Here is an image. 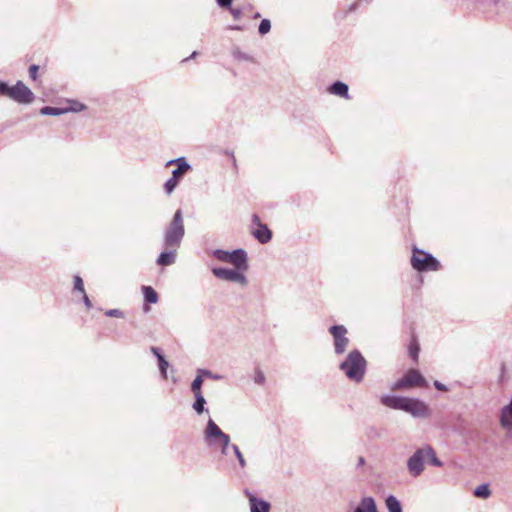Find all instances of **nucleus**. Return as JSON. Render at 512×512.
<instances>
[{"instance_id":"473e14b6","label":"nucleus","mask_w":512,"mask_h":512,"mask_svg":"<svg viewBox=\"0 0 512 512\" xmlns=\"http://www.w3.org/2000/svg\"><path fill=\"white\" fill-rule=\"evenodd\" d=\"M233 57L239 61H247V62H253L254 59L251 55L242 52L241 50L237 49L233 51Z\"/></svg>"},{"instance_id":"6e6d98bb","label":"nucleus","mask_w":512,"mask_h":512,"mask_svg":"<svg viewBox=\"0 0 512 512\" xmlns=\"http://www.w3.org/2000/svg\"><path fill=\"white\" fill-rule=\"evenodd\" d=\"M173 382L176 383L177 379L175 377L172 378Z\"/></svg>"},{"instance_id":"09e8293b","label":"nucleus","mask_w":512,"mask_h":512,"mask_svg":"<svg viewBox=\"0 0 512 512\" xmlns=\"http://www.w3.org/2000/svg\"><path fill=\"white\" fill-rule=\"evenodd\" d=\"M197 55H198V52H197V51H193V52H192V54H191L189 57H187V58L183 59V62H186V61H188V60H190V59H193V58H195Z\"/></svg>"},{"instance_id":"79ce46f5","label":"nucleus","mask_w":512,"mask_h":512,"mask_svg":"<svg viewBox=\"0 0 512 512\" xmlns=\"http://www.w3.org/2000/svg\"><path fill=\"white\" fill-rule=\"evenodd\" d=\"M151 352L157 358V361H159L161 358H165L161 349L158 347H151Z\"/></svg>"},{"instance_id":"5fc2aeb1","label":"nucleus","mask_w":512,"mask_h":512,"mask_svg":"<svg viewBox=\"0 0 512 512\" xmlns=\"http://www.w3.org/2000/svg\"><path fill=\"white\" fill-rule=\"evenodd\" d=\"M144 310L147 312L150 310V308L148 306H144Z\"/></svg>"},{"instance_id":"ea45409f","label":"nucleus","mask_w":512,"mask_h":512,"mask_svg":"<svg viewBox=\"0 0 512 512\" xmlns=\"http://www.w3.org/2000/svg\"><path fill=\"white\" fill-rule=\"evenodd\" d=\"M216 3L222 9H229L233 4V0H216Z\"/></svg>"},{"instance_id":"e433bc0d","label":"nucleus","mask_w":512,"mask_h":512,"mask_svg":"<svg viewBox=\"0 0 512 512\" xmlns=\"http://www.w3.org/2000/svg\"><path fill=\"white\" fill-rule=\"evenodd\" d=\"M266 381V377L264 375V373L260 370V369H257L255 371V375H254V382L258 385H263Z\"/></svg>"},{"instance_id":"9b49d317","label":"nucleus","mask_w":512,"mask_h":512,"mask_svg":"<svg viewBox=\"0 0 512 512\" xmlns=\"http://www.w3.org/2000/svg\"><path fill=\"white\" fill-rule=\"evenodd\" d=\"M244 494L249 501L250 512H270V510H271L270 502L257 497L248 489L244 490Z\"/></svg>"},{"instance_id":"49530a36","label":"nucleus","mask_w":512,"mask_h":512,"mask_svg":"<svg viewBox=\"0 0 512 512\" xmlns=\"http://www.w3.org/2000/svg\"><path fill=\"white\" fill-rule=\"evenodd\" d=\"M365 462H366V461H365V458H364L363 456H359V457H358V462H357V468H359V467H361V466L365 465Z\"/></svg>"},{"instance_id":"a878e982","label":"nucleus","mask_w":512,"mask_h":512,"mask_svg":"<svg viewBox=\"0 0 512 512\" xmlns=\"http://www.w3.org/2000/svg\"><path fill=\"white\" fill-rule=\"evenodd\" d=\"M473 494L482 499H487L491 495V490L487 483L481 484L477 486L473 492Z\"/></svg>"},{"instance_id":"423d86ee","label":"nucleus","mask_w":512,"mask_h":512,"mask_svg":"<svg viewBox=\"0 0 512 512\" xmlns=\"http://www.w3.org/2000/svg\"><path fill=\"white\" fill-rule=\"evenodd\" d=\"M228 437L229 435L223 432L217 423L209 417L206 427L203 430V440L207 447L213 449Z\"/></svg>"},{"instance_id":"2f4dec72","label":"nucleus","mask_w":512,"mask_h":512,"mask_svg":"<svg viewBox=\"0 0 512 512\" xmlns=\"http://www.w3.org/2000/svg\"><path fill=\"white\" fill-rule=\"evenodd\" d=\"M168 367H169V362L166 360V358H161L158 361V368H159L160 374H161L162 378L165 380L168 378V373H167Z\"/></svg>"},{"instance_id":"7ed1b4c3","label":"nucleus","mask_w":512,"mask_h":512,"mask_svg":"<svg viewBox=\"0 0 512 512\" xmlns=\"http://www.w3.org/2000/svg\"><path fill=\"white\" fill-rule=\"evenodd\" d=\"M185 235V226L183 213L181 209H177L173 215L171 222L167 225L163 232L162 245L166 249H178L181 246Z\"/></svg>"},{"instance_id":"a18cd8bd","label":"nucleus","mask_w":512,"mask_h":512,"mask_svg":"<svg viewBox=\"0 0 512 512\" xmlns=\"http://www.w3.org/2000/svg\"><path fill=\"white\" fill-rule=\"evenodd\" d=\"M181 160H186V158L185 157H178V158L169 160V161L166 162V166H170V165L178 166V164L180 163Z\"/></svg>"},{"instance_id":"393cba45","label":"nucleus","mask_w":512,"mask_h":512,"mask_svg":"<svg viewBox=\"0 0 512 512\" xmlns=\"http://www.w3.org/2000/svg\"><path fill=\"white\" fill-rule=\"evenodd\" d=\"M67 106L64 107L65 110H67V113L69 112H81L86 109V105L77 101V100H67Z\"/></svg>"},{"instance_id":"dca6fc26","label":"nucleus","mask_w":512,"mask_h":512,"mask_svg":"<svg viewBox=\"0 0 512 512\" xmlns=\"http://www.w3.org/2000/svg\"><path fill=\"white\" fill-rule=\"evenodd\" d=\"M353 512H378L376 502L373 497H363Z\"/></svg>"},{"instance_id":"412c9836","label":"nucleus","mask_w":512,"mask_h":512,"mask_svg":"<svg viewBox=\"0 0 512 512\" xmlns=\"http://www.w3.org/2000/svg\"><path fill=\"white\" fill-rule=\"evenodd\" d=\"M144 301L147 304H156L159 300L158 293L151 286H142Z\"/></svg>"},{"instance_id":"de8ad7c7","label":"nucleus","mask_w":512,"mask_h":512,"mask_svg":"<svg viewBox=\"0 0 512 512\" xmlns=\"http://www.w3.org/2000/svg\"><path fill=\"white\" fill-rule=\"evenodd\" d=\"M359 7V2H354L352 3L350 6H349V11L352 12V11H355L357 8Z\"/></svg>"},{"instance_id":"20e7f679","label":"nucleus","mask_w":512,"mask_h":512,"mask_svg":"<svg viewBox=\"0 0 512 512\" xmlns=\"http://www.w3.org/2000/svg\"><path fill=\"white\" fill-rule=\"evenodd\" d=\"M0 96H7L19 104H31L35 99L32 90L21 80H18L13 86H9L5 81H0Z\"/></svg>"},{"instance_id":"4468645a","label":"nucleus","mask_w":512,"mask_h":512,"mask_svg":"<svg viewBox=\"0 0 512 512\" xmlns=\"http://www.w3.org/2000/svg\"><path fill=\"white\" fill-rule=\"evenodd\" d=\"M499 421L504 429L512 430V398L507 405L501 408Z\"/></svg>"},{"instance_id":"ddd939ff","label":"nucleus","mask_w":512,"mask_h":512,"mask_svg":"<svg viewBox=\"0 0 512 512\" xmlns=\"http://www.w3.org/2000/svg\"><path fill=\"white\" fill-rule=\"evenodd\" d=\"M252 222L258 225V227L252 232V235L258 240V242L261 244L270 242L272 239V231L266 224L260 223L257 214H253Z\"/></svg>"},{"instance_id":"37998d69","label":"nucleus","mask_w":512,"mask_h":512,"mask_svg":"<svg viewBox=\"0 0 512 512\" xmlns=\"http://www.w3.org/2000/svg\"><path fill=\"white\" fill-rule=\"evenodd\" d=\"M433 385L439 391H447L448 390V387L445 384H443L440 381H438V380H435Z\"/></svg>"},{"instance_id":"f03ea898","label":"nucleus","mask_w":512,"mask_h":512,"mask_svg":"<svg viewBox=\"0 0 512 512\" xmlns=\"http://www.w3.org/2000/svg\"><path fill=\"white\" fill-rule=\"evenodd\" d=\"M339 369L349 380L360 383L366 374L367 361L358 349H354L339 364Z\"/></svg>"},{"instance_id":"f704fd0d","label":"nucleus","mask_w":512,"mask_h":512,"mask_svg":"<svg viewBox=\"0 0 512 512\" xmlns=\"http://www.w3.org/2000/svg\"><path fill=\"white\" fill-rule=\"evenodd\" d=\"M178 183L179 182L176 179L170 177L163 185L164 191L167 194H171L177 187Z\"/></svg>"},{"instance_id":"c9c22d12","label":"nucleus","mask_w":512,"mask_h":512,"mask_svg":"<svg viewBox=\"0 0 512 512\" xmlns=\"http://www.w3.org/2000/svg\"><path fill=\"white\" fill-rule=\"evenodd\" d=\"M198 371L200 372L202 377L205 376V377H208V378L213 379V380H220L222 378L221 375L214 374L210 370H207V369H198Z\"/></svg>"},{"instance_id":"bb28decb","label":"nucleus","mask_w":512,"mask_h":512,"mask_svg":"<svg viewBox=\"0 0 512 512\" xmlns=\"http://www.w3.org/2000/svg\"><path fill=\"white\" fill-rule=\"evenodd\" d=\"M203 377L197 370V375L191 383V391L193 394L202 393Z\"/></svg>"},{"instance_id":"58836bf2","label":"nucleus","mask_w":512,"mask_h":512,"mask_svg":"<svg viewBox=\"0 0 512 512\" xmlns=\"http://www.w3.org/2000/svg\"><path fill=\"white\" fill-rule=\"evenodd\" d=\"M38 70H39V66L36 65V64H32L30 65L29 67V76L30 78L35 81L37 79V73H38Z\"/></svg>"},{"instance_id":"6ab92c4d","label":"nucleus","mask_w":512,"mask_h":512,"mask_svg":"<svg viewBox=\"0 0 512 512\" xmlns=\"http://www.w3.org/2000/svg\"><path fill=\"white\" fill-rule=\"evenodd\" d=\"M192 169V166L187 162V160H181L178 166L174 170H172V178L176 179L178 182L181 178Z\"/></svg>"},{"instance_id":"8fccbe9b","label":"nucleus","mask_w":512,"mask_h":512,"mask_svg":"<svg viewBox=\"0 0 512 512\" xmlns=\"http://www.w3.org/2000/svg\"><path fill=\"white\" fill-rule=\"evenodd\" d=\"M230 29L236 30V31H242L243 27L241 25H235V26H230Z\"/></svg>"},{"instance_id":"39448f33","label":"nucleus","mask_w":512,"mask_h":512,"mask_svg":"<svg viewBox=\"0 0 512 512\" xmlns=\"http://www.w3.org/2000/svg\"><path fill=\"white\" fill-rule=\"evenodd\" d=\"M411 266L418 272L438 271L441 268L439 260L431 253L417 248L412 249Z\"/></svg>"},{"instance_id":"b1692460","label":"nucleus","mask_w":512,"mask_h":512,"mask_svg":"<svg viewBox=\"0 0 512 512\" xmlns=\"http://www.w3.org/2000/svg\"><path fill=\"white\" fill-rule=\"evenodd\" d=\"M233 445L234 444L231 443V438L229 436L228 438L223 440L221 443H219L218 446L214 447L213 450H219L220 451V455L222 457H227L229 455V450L230 449L232 450V446Z\"/></svg>"},{"instance_id":"f257e3e1","label":"nucleus","mask_w":512,"mask_h":512,"mask_svg":"<svg viewBox=\"0 0 512 512\" xmlns=\"http://www.w3.org/2000/svg\"><path fill=\"white\" fill-rule=\"evenodd\" d=\"M380 402L390 409L404 411L414 418H428L431 414L429 406L419 398L387 394L380 397Z\"/></svg>"},{"instance_id":"603ef678","label":"nucleus","mask_w":512,"mask_h":512,"mask_svg":"<svg viewBox=\"0 0 512 512\" xmlns=\"http://www.w3.org/2000/svg\"><path fill=\"white\" fill-rule=\"evenodd\" d=\"M261 17V14L259 12H256L254 15H253V19H258Z\"/></svg>"},{"instance_id":"c85d7f7f","label":"nucleus","mask_w":512,"mask_h":512,"mask_svg":"<svg viewBox=\"0 0 512 512\" xmlns=\"http://www.w3.org/2000/svg\"><path fill=\"white\" fill-rule=\"evenodd\" d=\"M212 255L219 261L229 263L230 257H231V251H227V250H223V249H215L212 252Z\"/></svg>"},{"instance_id":"f8f14e48","label":"nucleus","mask_w":512,"mask_h":512,"mask_svg":"<svg viewBox=\"0 0 512 512\" xmlns=\"http://www.w3.org/2000/svg\"><path fill=\"white\" fill-rule=\"evenodd\" d=\"M229 263L232 264L237 271L244 273L249 268L247 252L242 248L232 250Z\"/></svg>"},{"instance_id":"864d4df0","label":"nucleus","mask_w":512,"mask_h":512,"mask_svg":"<svg viewBox=\"0 0 512 512\" xmlns=\"http://www.w3.org/2000/svg\"><path fill=\"white\" fill-rule=\"evenodd\" d=\"M231 156H232V159H233V164L236 165V158H235L234 154L231 153Z\"/></svg>"},{"instance_id":"3c124183","label":"nucleus","mask_w":512,"mask_h":512,"mask_svg":"<svg viewBox=\"0 0 512 512\" xmlns=\"http://www.w3.org/2000/svg\"><path fill=\"white\" fill-rule=\"evenodd\" d=\"M487 2H488L489 5H496L497 4L496 0H487Z\"/></svg>"},{"instance_id":"4c0bfd02","label":"nucleus","mask_w":512,"mask_h":512,"mask_svg":"<svg viewBox=\"0 0 512 512\" xmlns=\"http://www.w3.org/2000/svg\"><path fill=\"white\" fill-rule=\"evenodd\" d=\"M108 317L123 318L124 313L120 309H109L105 312Z\"/></svg>"},{"instance_id":"a19ab883","label":"nucleus","mask_w":512,"mask_h":512,"mask_svg":"<svg viewBox=\"0 0 512 512\" xmlns=\"http://www.w3.org/2000/svg\"><path fill=\"white\" fill-rule=\"evenodd\" d=\"M228 10L230 11V13L234 19H236V20L240 19L241 15H242L241 8L231 6V8H229Z\"/></svg>"},{"instance_id":"1a4fd4ad","label":"nucleus","mask_w":512,"mask_h":512,"mask_svg":"<svg viewBox=\"0 0 512 512\" xmlns=\"http://www.w3.org/2000/svg\"><path fill=\"white\" fill-rule=\"evenodd\" d=\"M426 384L425 378L422 374L416 369H410L408 372L400 379L395 381L392 384L393 390H401L404 388L419 386L422 387Z\"/></svg>"},{"instance_id":"6e6552de","label":"nucleus","mask_w":512,"mask_h":512,"mask_svg":"<svg viewBox=\"0 0 512 512\" xmlns=\"http://www.w3.org/2000/svg\"><path fill=\"white\" fill-rule=\"evenodd\" d=\"M425 449L424 445L417 448L413 454L407 459L406 466L411 477H419L425 470Z\"/></svg>"},{"instance_id":"2eb2a0df","label":"nucleus","mask_w":512,"mask_h":512,"mask_svg":"<svg viewBox=\"0 0 512 512\" xmlns=\"http://www.w3.org/2000/svg\"><path fill=\"white\" fill-rule=\"evenodd\" d=\"M176 258L177 249H167L158 255L156 264L159 266H170L175 263Z\"/></svg>"},{"instance_id":"c756f323","label":"nucleus","mask_w":512,"mask_h":512,"mask_svg":"<svg viewBox=\"0 0 512 512\" xmlns=\"http://www.w3.org/2000/svg\"><path fill=\"white\" fill-rule=\"evenodd\" d=\"M232 451H233L235 457L238 460L239 466L242 469H244L247 466V462H246L242 452L240 451L239 447L237 445H233L232 446Z\"/></svg>"},{"instance_id":"f3484780","label":"nucleus","mask_w":512,"mask_h":512,"mask_svg":"<svg viewBox=\"0 0 512 512\" xmlns=\"http://www.w3.org/2000/svg\"><path fill=\"white\" fill-rule=\"evenodd\" d=\"M328 91L329 93L333 94V95H336V96H339V97H342V98H349V87L346 83L342 82V81H335L333 82L329 88H328Z\"/></svg>"},{"instance_id":"7c9ffc66","label":"nucleus","mask_w":512,"mask_h":512,"mask_svg":"<svg viewBox=\"0 0 512 512\" xmlns=\"http://www.w3.org/2000/svg\"><path fill=\"white\" fill-rule=\"evenodd\" d=\"M271 30V21L269 19H263L261 20L259 26H258V33L261 36L266 35Z\"/></svg>"},{"instance_id":"72a5a7b5","label":"nucleus","mask_w":512,"mask_h":512,"mask_svg":"<svg viewBox=\"0 0 512 512\" xmlns=\"http://www.w3.org/2000/svg\"><path fill=\"white\" fill-rule=\"evenodd\" d=\"M73 289L74 291H78L81 294L85 293L83 279L79 275H75L73 277Z\"/></svg>"},{"instance_id":"aec40b11","label":"nucleus","mask_w":512,"mask_h":512,"mask_svg":"<svg viewBox=\"0 0 512 512\" xmlns=\"http://www.w3.org/2000/svg\"><path fill=\"white\" fill-rule=\"evenodd\" d=\"M194 398L195 400L192 404V408L195 411V413L197 415H201L204 412L208 413V409L205 407L207 402L205 397L203 396V393L194 394Z\"/></svg>"},{"instance_id":"5701e85b","label":"nucleus","mask_w":512,"mask_h":512,"mask_svg":"<svg viewBox=\"0 0 512 512\" xmlns=\"http://www.w3.org/2000/svg\"><path fill=\"white\" fill-rule=\"evenodd\" d=\"M41 115L60 116L67 113L64 107L44 106L40 109Z\"/></svg>"},{"instance_id":"4be33fe9","label":"nucleus","mask_w":512,"mask_h":512,"mask_svg":"<svg viewBox=\"0 0 512 512\" xmlns=\"http://www.w3.org/2000/svg\"><path fill=\"white\" fill-rule=\"evenodd\" d=\"M388 512H403L402 504L394 495H388L385 499Z\"/></svg>"},{"instance_id":"cd10ccee","label":"nucleus","mask_w":512,"mask_h":512,"mask_svg":"<svg viewBox=\"0 0 512 512\" xmlns=\"http://www.w3.org/2000/svg\"><path fill=\"white\" fill-rule=\"evenodd\" d=\"M420 352V345L416 339H413L408 347V353L409 356L414 360L417 361L419 357Z\"/></svg>"},{"instance_id":"c03bdc74","label":"nucleus","mask_w":512,"mask_h":512,"mask_svg":"<svg viewBox=\"0 0 512 512\" xmlns=\"http://www.w3.org/2000/svg\"><path fill=\"white\" fill-rule=\"evenodd\" d=\"M82 301L87 309L92 308V303H91L89 297L87 296L86 292L84 294H82Z\"/></svg>"},{"instance_id":"9d476101","label":"nucleus","mask_w":512,"mask_h":512,"mask_svg":"<svg viewBox=\"0 0 512 512\" xmlns=\"http://www.w3.org/2000/svg\"><path fill=\"white\" fill-rule=\"evenodd\" d=\"M211 271L213 275L220 280L239 283L242 286H246L248 283L245 274L240 271H237L236 269H230L226 267H214L212 268Z\"/></svg>"},{"instance_id":"a211bd4d","label":"nucleus","mask_w":512,"mask_h":512,"mask_svg":"<svg viewBox=\"0 0 512 512\" xmlns=\"http://www.w3.org/2000/svg\"><path fill=\"white\" fill-rule=\"evenodd\" d=\"M424 449H425L426 462H428L429 464H431L432 466H435V467L443 466V462L437 457L436 452L431 445L425 444Z\"/></svg>"},{"instance_id":"0eeeda50","label":"nucleus","mask_w":512,"mask_h":512,"mask_svg":"<svg viewBox=\"0 0 512 512\" xmlns=\"http://www.w3.org/2000/svg\"><path fill=\"white\" fill-rule=\"evenodd\" d=\"M329 333L333 337V347L336 355H342L346 352L347 347L350 343L347 337L348 330L344 325H332L328 329Z\"/></svg>"}]
</instances>
